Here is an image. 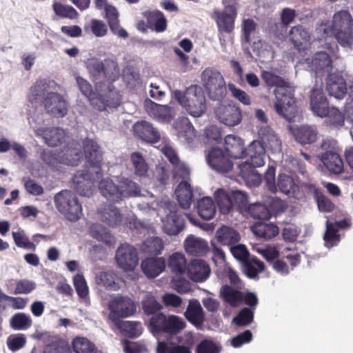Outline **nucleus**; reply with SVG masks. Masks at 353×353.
Instances as JSON below:
<instances>
[{"mask_svg":"<svg viewBox=\"0 0 353 353\" xmlns=\"http://www.w3.org/2000/svg\"><path fill=\"white\" fill-rule=\"evenodd\" d=\"M86 66L102 100L103 105L99 109L102 110L105 107L117 108L121 103V95L113 85V82L119 78L120 74L117 62L110 58L103 61L92 58L87 61Z\"/></svg>","mask_w":353,"mask_h":353,"instance_id":"nucleus-1","label":"nucleus"},{"mask_svg":"<svg viewBox=\"0 0 353 353\" xmlns=\"http://www.w3.org/2000/svg\"><path fill=\"white\" fill-rule=\"evenodd\" d=\"M83 151L87 162L90 164L88 170H79L72 178L74 188L83 196L92 194V188L95 181L102 177V153L97 142L86 139L83 142Z\"/></svg>","mask_w":353,"mask_h":353,"instance_id":"nucleus-2","label":"nucleus"},{"mask_svg":"<svg viewBox=\"0 0 353 353\" xmlns=\"http://www.w3.org/2000/svg\"><path fill=\"white\" fill-rule=\"evenodd\" d=\"M261 77L268 85L276 86L274 94L276 101L274 105L276 112L287 121H292L297 114L294 90L285 85L282 78L271 72L263 71Z\"/></svg>","mask_w":353,"mask_h":353,"instance_id":"nucleus-3","label":"nucleus"},{"mask_svg":"<svg viewBox=\"0 0 353 353\" xmlns=\"http://www.w3.org/2000/svg\"><path fill=\"white\" fill-rule=\"evenodd\" d=\"M326 36L334 35L343 47L353 46V19L348 11L341 10L334 14L333 20L324 25Z\"/></svg>","mask_w":353,"mask_h":353,"instance_id":"nucleus-4","label":"nucleus"},{"mask_svg":"<svg viewBox=\"0 0 353 353\" xmlns=\"http://www.w3.org/2000/svg\"><path fill=\"white\" fill-rule=\"evenodd\" d=\"M174 97L194 117L203 115L207 110L205 96L199 85H192L184 92L176 90L174 92Z\"/></svg>","mask_w":353,"mask_h":353,"instance_id":"nucleus-5","label":"nucleus"},{"mask_svg":"<svg viewBox=\"0 0 353 353\" xmlns=\"http://www.w3.org/2000/svg\"><path fill=\"white\" fill-rule=\"evenodd\" d=\"M81 158L80 148L65 147L61 151L46 149L41 153V159L43 163L52 168H57L60 164L75 166Z\"/></svg>","mask_w":353,"mask_h":353,"instance_id":"nucleus-6","label":"nucleus"},{"mask_svg":"<svg viewBox=\"0 0 353 353\" xmlns=\"http://www.w3.org/2000/svg\"><path fill=\"white\" fill-rule=\"evenodd\" d=\"M58 211L70 221H77L82 214V208L76 195L71 191L64 190L57 193L54 198Z\"/></svg>","mask_w":353,"mask_h":353,"instance_id":"nucleus-7","label":"nucleus"},{"mask_svg":"<svg viewBox=\"0 0 353 353\" xmlns=\"http://www.w3.org/2000/svg\"><path fill=\"white\" fill-rule=\"evenodd\" d=\"M201 82L210 99L221 101L227 94L223 75L217 70L207 68L201 74Z\"/></svg>","mask_w":353,"mask_h":353,"instance_id":"nucleus-8","label":"nucleus"},{"mask_svg":"<svg viewBox=\"0 0 353 353\" xmlns=\"http://www.w3.org/2000/svg\"><path fill=\"white\" fill-rule=\"evenodd\" d=\"M336 144L334 141L323 140L316 156L330 173L338 174L343 170V161L336 151Z\"/></svg>","mask_w":353,"mask_h":353,"instance_id":"nucleus-9","label":"nucleus"},{"mask_svg":"<svg viewBox=\"0 0 353 353\" xmlns=\"http://www.w3.org/2000/svg\"><path fill=\"white\" fill-rule=\"evenodd\" d=\"M275 167L269 166L265 171L263 179L268 190L273 193L279 190L289 196H294L299 191V186L294 179L286 174H280L278 176L277 185L275 183Z\"/></svg>","mask_w":353,"mask_h":353,"instance_id":"nucleus-10","label":"nucleus"},{"mask_svg":"<svg viewBox=\"0 0 353 353\" xmlns=\"http://www.w3.org/2000/svg\"><path fill=\"white\" fill-rule=\"evenodd\" d=\"M163 207L165 210L168 211V213L162 219L163 230L168 235H177L183 230L185 226L183 214L179 212L176 204L174 201H165Z\"/></svg>","mask_w":353,"mask_h":353,"instance_id":"nucleus-11","label":"nucleus"},{"mask_svg":"<svg viewBox=\"0 0 353 353\" xmlns=\"http://www.w3.org/2000/svg\"><path fill=\"white\" fill-rule=\"evenodd\" d=\"M108 307L110 311L109 318L114 323L119 321V318H125L136 312L134 301L123 296H117L110 301Z\"/></svg>","mask_w":353,"mask_h":353,"instance_id":"nucleus-12","label":"nucleus"},{"mask_svg":"<svg viewBox=\"0 0 353 353\" xmlns=\"http://www.w3.org/2000/svg\"><path fill=\"white\" fill-rule=\"evenodd\" d=\"M206 160L208 165L219 173H228L233 168L234 164L227 153L219 148H212L208 151Z\"/></svg>","mask_w":353,"mask_h":353,"instance_id":"nucleus-13","label":"nucleus"},{"mask_svg":"<svg viewBox=\"0 0 353 353\" xmlns=\"http://www.w3.org/2000/svg\"><path fill=\"white\" fill-rule=\"evenodd\" d=\"M178 342V345H173L166 341H158L157 353H192L195 341L191 332L179 337Z\"/></svg>","mask_w":353,"mask_h":353,"instance_id":"nucleus-14","label":"nucleus"},{"mask_svg":"<svg viewBox=\"0 0 353 353\" xmlns=\"http://www.w3.org/2000/svg\"><path fill=\"white\" fill-rule=\"evenodd\" d=\"M223 12H216V23L219 31L221 43L225 41L222 38V32L230 33L234 29V19L237 14L239 5L226 4Z\"/></svg>","mask_w":353,"mask_h":353,"instance_id":"nucleus-15","label":"nucleus"},{"mask_svg":"<svg viewBox=\"0 0 353 353\" xmlns=\"http://www.w3.org/2000/svg\"><path fill=\"white\" fill-rule=\"evenodd\" d=\"M48 114L56 118L65 117L68 113L67 103L64 98L56 92L48 93L43 101Z\"/></svg>","mask_w":353,"mask_h":353,"instance_id":"nucleus-16","label":"nucleus"},{"mask_svg":"<svg viewBox=\"0 0 353 353\" xmlns=\"http://www.w3.org/2000/svg\"><path fill=\"white\" fill-rule=\"evenodd\" d=\"M116 260L121 268L125 271L133 270L139 261L137 250L128 244H122L117 250Z\"/></svg>","mask_w":353,"mask_h":353,"instance_id":"nucleus-17","label":"nucleus"},{"mask_svg":"<svg viewBox=\"0 0 353 353\" xmlns=\"http://www.w3.org/2000/svg\"><path fill=\"white\" fill-rule=\"evenodd\" d=\"M288 129L293 135L296 141L303 145L312 144L317 140L319 132L315 126L310 125L292 126L288 125Z\"/></svg>","mask_w":353,"mask_h":353,"instance_id":"nucleus-18","label":"nucleus"},{"mask_svg":"<svg viewBox=\"0 0 353 353\" xmlns=\"http://www.w3.org/2000/svg\"><path fill=\"white\" fill-rule=\"evenodd\" d=\"M288 38L294 48L301 52L305 51L309 46L311 34L307 28L302 25H296L290 28Z\"/></svg>","mask_w":353,"mask_h":353,"instance_id":"nucleus-19","label":"nucleus"},{"mask_svg":"<svg viewBox=\"0 0 353 353\" xmlns=\"http://www.w3.org/2000/svg\"><path fill=\"white\" fill-rule=\"evenodd\" d=\"M215 114L219 121L228 126H235L242 120L241 110L235 105H220Z\"/></svg>","mask_w":353,"mask_h":353,"instance_id":"nucleus-20","label":"nucleus"},{"mask_svg":"<svg viewBox=\"0 0 353 353\" xmlns=\"http://www.w3.org/2000/svg\"><path fill=\"white\" fill-rule=\"evenodd\" d=\"M312 70L314 71L316 77L322 78L331 74L332 70V59L330 55L323 51L314 54L311 61Z\"/></svg>","mask_w":353,"mask_h":353,"instance_id":"nucleus-21","label":"nucleus"},{"mask_svg":"<svg viewBox=\"0 0 353 353\" xmlns=\"http://www.w3.org/2000/svg\"><path fill=\"white\" fill-rule=\"evenodd\" d=\"M310 106L313 113L323 118L332 108L321 88H313L310 95Z\"/></svg>","mask_w":353,"mask_h":353,"instance_id":"nucleus-22","label":"nucleus"},{"mask_svg":"<svg viewBox=\"0 0 353 353\" xmlns=\"http://www.w3.org/2000/svg\"><path fill=\"white\" fill-rule=\"evenodd\" d=\"M37 136H41L45 143L50 147H57L61 145L65 139V132L59 127L41 128L35 130Z\"/></svg>","mask_w":353,"mask_h":353,"instance_id":"nucleus-23","label":"nucleus"},{"mask_svg":"<svg viewBox=\"0 0 353 353\" xmlns=\"http://www.w3.org/2000/svg\"><path fill=\"white\" fill-rule=\"evenodd\" d=\"M134 133L142 140L148 143H157L161 135L152 124L146 121H137L133 126Z\"/></svg>","mask_w":353,"mask_h":353,"instance_id":"nucleus-24","label":"nucleus"},{"mask_svg":"<svg viewBox=\"0 0 353 353\" xmlns=\"http://www.w3.org/2000/svg\"><path fill=\"white\" fill-rule=\"evenodd\" d=\"M265 149L260 141H253L247 148H245L243 158H248L254 166H263L265 163L264 157Z\"/></svg>","mask_w":353,"mask_h":353,"instance_id":"nucleus-25","label":"nucleus"},{"mask_svg":"<svg viewBox=\"0 0 353 353\" xmlns=\"http://www.w3.org/2000/svg\"><path fill=\"white\" fill-rule=\"evenodd\" d=\"M98 213L100 220L112 228L119 225L123 219L119 209L112 204L104 205Z\"/></svg>","mask_w":353,"mask_h":353,"instance_id":"nucleus-26","label":"nucleus"},{"mask_svg":"<svg viewBox=\"0 0 353 353\" xmlns=\"http://www.w3.org/2000/svg\"><path fill=\"white\" fill-rule=\"evenodd\" d=\"M95 282L98 286L107 290L117 291L122 283L121 279L113 271H101L96 274Z\"/></svg>","mask_w":353,"mask_h":353,"instance_id":"nucleus-27","label":"nucleus"},{"mask_svg":"<svg viewBox=\"0 0 353 353\" xmlns=\"http://www.w3.org/2000/svg\"><path fill=\"white\" fill-rule=\"evenodd\" d=\"M261 143L274 152L281 150V141L275 132L268 125L261 126L258 131Z\"/></svg>","mask_w":353,"mask_h":353,"instance_id":"nucleus-28","label":"nucleus"},{"mask_svg":"<svg viewBox=\"0 0 353 353\" xmlns=\"http://www.w3.org/2000/svg\"><path fill=\"white\" fill-rule=\"evenodd\" d=\"M327 90L330 96L342 99L347 94V85L341 75L330 74L327 76Z\"/></svg>","mask_w":353,"mask_h":353,"instance_id":"nucleus-29","label":"nucleus"},{"mask_svg":"<svg viewBox=\"0 0 353 353\" xmlns=\"http://www.w3.org/2000/svg\"><path fill=\"white\" fill-rule=\"evenodd\" d=\"M189 277L194 281H205L210 274L208 264L201 259H194L188 266Z\"/></svg>","mask_w":353,"mask_h":353,"instance_id":"nucleus-30","label":"nucleus"},{"mask_svg":"<svg viewBox=\"0 0 353 353\" xmlns=\"http://www.w3.org/2000/svg\"><path fill=\"white\" fill-rule=\"evenodd\" d=\"M165 260L163 257L146 258L141 262L143 272L148 278H155L165 268Z\"/></svg>","mask_w":353,"mask_h":353,"instance_id":"nucleus-31","label":"nucleus"},{"mask_svg":"<svg viewBox=\"0 0 353 353\" xmlns=\"http://www.w3.org/2000/svg\"><path fill=\"white\" fill-rule=\"evenodd\" d=\"M186 252L192 256H203L208 250V242L194 235H189L184 241Z\"/></svg>","mask_w":353,"mask_h":353,"instance_id":"nucleus-32","label":"nucleus"},{"mask_svg":"<svg viewBox=\"0 0 353 353\" xmlns=\"http://www.w3.org/2000/svg\"><path fill=\"white\" fill-rule=\"evenodd\" d=\"M225 152L233 159H243L244 146L243 140L234 135L229 134L225 137Z\"/></svg>","mask_w":353,"mask_h":353,"instance_id":"nucleus-33","label":"nucleus"},{"mask_svg":"<svg viewBox=\"0 0 353 353\" xmlns=\"http://www.w3.org/2000/svg\"><path fill=\"white\" fill-rule=\"evenodd\" d=\"M217 241L223 245L231 247L241 240L239 232L232 227L222 225L216 231Z\"/></svg>","mask_w":353,"mask_h":353,"instance_id":"nucleus-34","label":"nucleus"},{"mask_svg":"<svg viewBox=\"0 0 353 353\" xmlns=\"http://www.w3.org/2000/svg\"><path fill=\"white\" fill-rule=\"evenodd\" d=\"M119 202L130 197L140 196L142 194L141 186L128 178L119 181Z\"/></svg>","mask_w":353,"mask_h":353,"instance_id":"nucleus-35","label":"nucleus"},{"mask_svg":"<svg viewBox=\"0 0 353 353\" xmlns=\"http://www.w3.org/2000/svg\"><path fill=\"white\" fill-rule=\"evenodd\" d=\"M242 290L229 284L223 285L219 291L220 297L230 306L238 307L241 304Z\"/></svg>","mask_w":353,"mask_h":353,"instance_id":"nucleus-36","label":"nucleus"},{"mask_svg":"<svg viewBox=\"0 0 353 353\" xmlns=\"http://www.w3.org/2000/svg\"><path fill=\"white\" fill-rule=\"evenodd\" d=\"M185 315L187 319L196 327H201L204 322L203 310L197 300L190 301Z\"/></svg>","mask_w":353,"mask_h":353,"instance_id":"nucleus-37","label":"nucleus"},{"mask_svg":"<svg viewBox=\"0 0 353 353\" xmlns=\"http://www.w3.org/2000/svg\"><path fill=\"white\" fill-rule=\"evenodd\" d=\"M179 138L183 139L187 143H190L194 137V129L186 117L179 118L174 123Z\"/></svg>","mask_w":353,"mask_h":353,"instance_id":"nucleus-38","label":"nucleus"},{"mask_svg":"<svg viewBox=\"0 0 353 353\" xmlns=\"http://www.w3.org/2000/svg\"><path fill=\"white\" fill-rule=\"evenodd\" d=\"M178 202L183 209H188L192 200V190L187 181H182L175 190Z\"/></svg>","mask_w":353,"mask_h":353,"instance_id":"nucleus-39","label":"nucleus"},{"mask_svg":"<svg viewBox=\"0 0 353 353\" xmlns=\"http://www.w3.org/2000/svg\"><path fill=\"white\" fill-rule=\"evenodd\" d=\"M101 194L108 200L112 202H119V183L115 184L112 179H101L99 184Z\"/></svg>","mask_w":353,"mask_h":353,"instance_id":"nucleus-40","label":"nucleus"},{"mask_svg":"<svg viewBox=\"0 0 353 353\" xmlns=\"http://www.w3.org/2000/svg\"><path fill=\"white\" fill-rule=\"evenodd\" d=\"M243 272L250 279H259L258 274L263 271L264 263L256 256H250L241 263Z\"/></svg>","mask_w":353,"mask_h":353,"instance_id":"nucleus-41","label":"nucleus"},{"mask_svg":"<svg viewBox=\"0 0 353 353\" xmlns=\"http://www.w3.org/2000/svg\"><path fill=\"white\" fill-rule=\"evenodd\" d=\"M254 234L259 238L269 240L275 237L279 232V228L273 223H256L252 228Z\"/></svg>","mask_w":353,"mask_h":353,"instance_id":"nucleus-42","label":"nucleus"},{"mask_svg":"<svg viewBox=\"0 0 353 353\" xmlns=\"http://www.w3.org/2000/svg\"><path fill=\"white\" fill-rule=\"evenodd\" d=\"M214 198L221 214H227L234 208L230 192L219 189L214 193Z\"/></svg>","mask_w":353,"mask_h":353,"instance_id":"nucleus-43","label":"nucleus"},{"mask_svg":"<svg viewBox=\"0 0 353 353\" xmlns=\"http://www.w3.org/2000/svg\"><path fill=\"white\" fill-rule=\"evenodd\" d=\"M197 212L204 220H210L216 213V207L214 201L210 197H203L198 201Z\"/></svg>","mask_w":353,"mask_h":353,"instance_id":"nucleus-44","label":"nucleus"},{"mask_svg":"<svg viewBox=\"0 0 353 353\" xmlns=\"http://www.w3.org/2000/svg\"><path fill=\"white\" fill-rule=\"evenodd\" d=\"M168 265L176 276L183 274L188 270L185 256L179 252H175L169 257Z\"/></svg>","mask_w":353,"mask_h":353,"instance_id":"nucleus-45","label":"nucleus"},{"mask_svg":"<svg viewBox=\"0 0 353 353\" xmlns=\"http://www.w3.org/2000/svg\"><path fill=\"white\" fill-rule=\"evenodd\" d=\"M257 166H254L250 161L247 160L238 165V169L239 170V174L243 179L248 181L252 180V178H255L254 184L259 185L261 183L262 176L256 171L255 168Z\"/></svg>","mask_w":353,"mask_h":353,"instance_id":"nucleus-46","label":"nucleus"},{"mask_svg":"<svg viewBox=\"0 0 353 353\" xmlns=\"http://www.w3.org/2000/svg\"><path fill=\"white\" fill-rule=\"evenodd\" d=\"M90 235L99 241H101L108 245H112L114 243V238L110 231L100 224H93L90 229Z\"/></svg>","mask_w":353,"mask_h":353,"instance_id":"nucleus-47","label":"nucleus"},{"mask_svg":"<svg viewBox=\"0 0 353 353\" xmlns=\"http://www.w3.org/2000/svg\"><path fill=\"white\" fill-rule=\"evenodd\" d=\"M164 244L161 239L154 236L145 240L141 246V250L145 254L150 255H159L163 250Z\"/></svg>","mask_w":353,"mask_h":353,"instance_id":"nucleus-48","label":"nucleus"},{"mask_svg":"<svg viewBox=\"0 0 353 353\" xmlns=\"http://www.w3.org/2000/svg\"><path fill=\"white\" fill-rule=\"evenodd\" d=\"M147 17L148 23L157 32H162L166 30L167 19L162 12L157 10L150 11Z\"/></svg>","mask_w":353,"mask_h":353,"instance_id":"nucleus-49","label":"nucleus"},{"mask_svg":"<svg viewBox=\"0 0 353 353\" xmlns=\"http://www.w3.org/2000/svg\"><path fill=\"white\" fill-rule=\"evenodd\" d=\"M54 81H47L46 79L37 81L30 89L31 96L30 100L32 101L36 100L38 97H45L50 93L49 89L51 86L54 85Z\"/></svg>","mask_w":353,"mask_h":353,"instance_id":"nucleus-50","label":"nucleus"},{"mask_svg":"<svg viewBox=\"0 0 353 353\" xmlns=\"http://www.w3.org/2000/svg\"><path fill=\"white\" fill-rule=\"evenodd\" d=\"M185 322L179 316L169 315L167 317L163 332L175 335L185 327Z\"/></svg>","mask_w":353,"mask_h":353,"instance_id":"nucleus-51","label":"nucleus"},{"mask_svg":"<svg viewBox=\"0 0 353 353\" xmlns=\"http://www.w3.org/2000/svg\"><path fill=\"white\" fill-rule=\"evenodd\" d=\"M130 161L132 163L134 174L139 177L145 176L149 167L143 155L139 152H132L130 155Z\"/></svg>","mask_w":353,"mask_h":353,"instance_id":"nucleus-52","label":"nucleus"},{"mask_svg":"<svg viewBox=\"0 0 353 353\" xmlns=\"http://www.w3.org/2000/svg\"><path fill=\"white\" fill-rule=\"evenodd\" d=\"M119 328L129 337H137L142 332V326L140 322L119 321L115 322Z\"/></svg>","mask_w":353,"mask_h":353,"instance_id":"nucleus-53","label":"nucleus"},{"mask_svg":"<svg viewBox=\"0 0 353 353\" xmlns=\"http://www.w3.org/2000/svg\"><path fill=\"white\" fill-rule=\"evenodd\" d=\"M142 309L143 313L148 316H153L161 312L163 308L161 304L151 294H147L143 299Z\"/></svg>","mask_w":353,"mask_h":353,"instance_id":"nucleus-54","label":"nucleus"},{"mask_svg":"<svg viewBox=\"0 0 353 353\" xmlns=\"http://www.w3.org/2000/svg\"><path fill=\"white\" fill-rule=\"evenodd\" d=\"M339 226V223H332L327 221L326 231L323 236L326 247L332 248L336 245L340 241V236L338 234Z\"/></svg>","mask_w":353,"mask_h":353,"instance_id":"nucleus-55","label":"nucleus"},{"mask_svg":"<svg viewBox=\"0 0 353 353\" xmlns=\"http://www.w3.org/2000/svg\"><path fill=\"white\" fill-rule=\"evenodd\" d=\"M247 211L254 219L268 220L272 216V213L267 205L261 203L249 205Z\"/></svg>","mask_w":353,"mask_h":353,"instance_id":"nucleus-56","label":"nucleus"},{"mask_svg":"<svg viewBox=\"0 0 353 353\" xmlns=\"http://www.w3.org/2000/svg\"><path fill=\"white\" fill-rule=\"evenodd\" d=\"M221 351L222 346L219 341L207 338L196 345L195 353H220Z\"/></svg>","mask_w":353,"mask_h":353,"instance_id":"nucleus-57","label":"nucleus"},{"mask_svg":"<svg viewBox=\"0 0 353 353\" xmlns=\"http://www.w3.org/2000/svg\"><path fill=\"white\" fill-rule=\"evenodd\" d=\"M72 344L75 353H94V344L85 337L77 336L73 339Z\"/></svg>","mask_w":353,"mask_h":353,"instance_id":"nucleus-58","label":"nucleus"},{"mask_svg":"<svg viewBox=\"0 0 353 353\" xmlns=\"http://www.w3.org/2000/svg\"><path fill=\"white\" fill-rule=\"evenodd\" d=\"M325 122L332 128L339 129L343 126L345 117L337 108L332 107L329 113L325 115Z\"/></svg>","mask_w":353,"mask_h":353,"instance_id":"nucleus-59","label":"nucleus"},{"mask_svg":"<svg viewBox=\"0 0 353 353\" xmlns=\"http://www.w3.org/2000/svg\"><path fill=\"white\" fill-rule=\"evenodd\" d=\"M149 102L152 105V110H154V114L162 121H170L172 119V108L168 105H162L154 103L151 100Z\"/></svg>","mask_w":353,"mask_h":353,"instance_id":"nucleus-60","label":"nucleus"},{"mask_svg":"<svg viewBox=\"0 0 353 353\" xmlns=\"http://www.w3.org/2000/svg\"><path fill=\"white\" fill-rule=\"evenodd\" d=\"M167 317L161 312L154 314L150 317L149 325L154 334L163 332Z\"/></svg>","mask_w":353,"mask_h":353,"instance_id":"nucleus-61","label":"nucleus"},{"mask_svg":"<svg viewBox=\"0 0 353 353\" xmlns=\"http://www.w3.org/2000/svg\"><path fill=\"white\" fill-rule=\"evenodd\" d=\"M11 325L15 330H26L32 323L30 316L25 313L14 314L11 319Z\"/></svg>","mask_w":353,"mask_h":353,"instance_id":"nucleus-62","label":"nucleus"},{"mask_svg":"<svg viewBox=\"0 0 353 353\" xmlns=\"http://www.w3.org/2000/svg\"><path fill=\"white\" fill-rule=\"evenodd\" d=\"M53 10L57 15L63 18L74 19L79 15L77 11L72 6L60 3H54Z\"/></svg>","mask_w":353,"mask_h":353,"instance_id":"nucleus-63","label":"nucleus"},{"mask_svg":"<svg viewBox=\"0 0 353 353\" xmlns=\"http://www.w3.org/2000/svg\"><path fill=\"white\" fill-rule=\"evenodd\" d=\"M253 318L254 310L248 307H244L240 310L232 321L238 326H246L252 322Z\"/></svg>","mask_w":353,"mask_h":353,"instance_id":"nucleus-64","label":"nucleus"}]
</instances>
